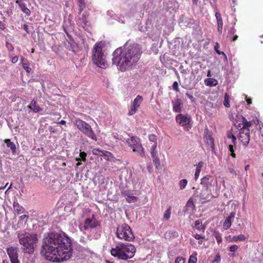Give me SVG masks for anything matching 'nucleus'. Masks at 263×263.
<instances>
[{
    "label": "nucleus",
    "mask_w": 263,
    "mask_h": 263,
    "mask_svg": "<svg viewBox=\"0 0 263 263\" xmlns=\"http://www.w3.org/2000/svg\"><path fill=\"white\" fill-rule=\"evenodd\" d=\"M114 19L117 20L119 22L121 23H123L124 22L122 18L117 16V15H115Z\"/></svg>",
    "instance_id": "58"
},
{
    "label": "nucleus",
    "mask_w": 263,
    "mask_h": 263,
    "mask_svg": "<svg viewBox=\"0 0 263 263\" xmlns=\"http://www.w3.org/2000/svg\"><path fill=\"white\" fill-rule=\"evenodd\" d=\"M237 118L240 121L239 123H235L236 127L239 130L238 139L243 146H247L250 141V129L249 127L251 123L247 121L246 119L241 115L237 116Z\"/></svg>",
    "instance_id": "5"
},
{
    "label": "nucleus",
    "mask_w": 263,
    "mask_h": 263,
    "mask_svg": "<svg viewBox=\"0 0 263 263\" xmlns=\"http://www.w3.org/2000/svg\"><path fill=\"white\" fill-rule=\"evenodd\" d=\"M16 4L18 5V6L20 8V9H21V10L24 13H25L27 16H30V15L31 11L27 7L26 5L24 2H23V0H22V1H20V2H16Z\"/></svg>",
    "instance_id": "19"
},
{
    "label": "nucleus",
    "mask_w": 263,
    "mask_h": 263,
    "mask_svg": "<svg viewBox=\"0 0 263 263\" xmlns=\"http://www.w3.org/2000/svg\"><path fill=\"white\" fill-rule=\"evenodd\" d=\"M141 48L137 44L126 42L122 47L116 49L112 53V64L118 69L125 71L135 65L140 59Z\"/></svg>",
    "instance_id": "2"
},
{
    "label": "nucleus",
    "mask_w": 263,
    "mask_h": 263,
    "mask_svg": "<svg viewBox=\"0 0 263 263\" xmlns=\"http://www.w3.org/2000/svg\"><path fill=\"white\" fill-rule=\"evenodd\" d=\"M223 104L225 107H230V102H229V96L227 93H225L224 96V102Z\"/></svg>",
    "instance_id": "37"
},
{
    "label": "nucleus",
    "mask_w": 263,
    "mask_h": 263,
    "mask_svg": "<svg viewBox=\"0 0 263 263\" xmlns=\"http://www.w3.org/2000/svg\"><path fill=\"white\" fill-rule=\"evenodd\" d=\"M229 170L231 174L234 175V176H236V175H237L236 172L233 168L229 167Z\"/></svg>",
    "instance_id": "59"
},
{
    "label": "nucleus",
    "mask_w": 263,
    "mask_h": 263,
    "mask_svg": "<svg viewBox=\"0 0 263 263\" xmlns=\"http://www.w3.org/2000/svg\"><path fill=\"white\" fill-rule=\"evenodd\" d=\"M246 239V237L242 234L238 236H234L231 238V241L232 242L243 241Z\"/></svg>",
    "instance_id": "27"
},
{
    "label": "nucleus",
    "mask_w": 263,
    "mask_h": 263,
    "mask_svg": "<svg viewBox=\"0 0 263 263\" xmlns=\"http://www.w3.org/2000/svg\"><path fill=\"white\" fill-rule=\"evenodd\" d=\"M79 14L84 10L85 7V3L83 0H80L79 2Z\"/></svg>",
    "instance_id": "43"
},
{
    "label": "nucleus",
    "mask_w": 263,
    "mask_h": 263,
    "mask_svg": "<svg viewBox=\"0 0 263 263\" xmlns=\"http://www.w3.org/2000/svg\"><path fill=\"white\" fill-rule=\"evenodd\" d=\"M221 54L223 55L224 60L227 61V57L226 54L223 51L221 52Z\"/></svg>",
    "instance_id": "64"
},
{
    "label": "nucleus",
    "mask_w": 263,
    "mask_h": 263,
    "mask_svg": "<svg viewBox=\"0 0 263 263\" xmlns=\"http://www.w3.org/2000/svg\"><path fill=\"white\" fill-rule=\"evenodd\" d=\"M104 249L110 251L111 255L119 259L127 260L132 258L136 253L135 247L129 243H121L111 249L104 246Z\"/></svg>",
    "instance_id": "3"
},
{
    "label": "nucleus",
    "mask_w": 263,
    "mask_h": 263,
    "mask_svg": "<svg viewBox=\"0 0 263 263\" xmlns=\"http://www.w3.org/2000/svg\"><path fill=\"white\" fill-rule=\"evenodd\" d=\"M227 137L229 139H232V142L233 144L235 145L236 144V137L232 134V133L231 131H229L227 133Z\"/></svg>",
    "instance_id": "36"
},
{
    "label": "nucleus",
    "mask_w": 263,
    "mask_h": 263,
    "mask_svg": "<svg viewBox=\"0 0 263 263\" xmlns=\"http://www.w3.org/2000/svg\"><path fill=\"white\" fill-rule=\"evenodd\" d=\"M200 173V171H197V170H196L195 173V175H194V178H195V180H197L198 179V178H199Z\"/></svg>",
    "instance_id": "55"
},
{
    "label": "nucleus",
    "mask_w": 263,
    "mask_h": 263,
    "mask_svg": "<svg viewBox=\"0 0 263 263\" xmlns=\"http://www.w3.org/2000/svg\"><path fill=\"white\" fill-rule=\"evenodd\" d=\"M5 28V27L4 24L0 21V29H4Z\"/></svg>",
    "instance_id": "63"
},
{
    "label": "nucleus",
    "mask_w": 263,
    "mask_h": 263,
    "mask_svg": "<svg viewBox=\"0 0 263 263\" xmlns=\"http://www.w3.org/2000/svg\"><path fill=\"white\" fill-rule=\"evenodd\" d=\"M173 110L174 112H178L181 111L182 102L180 99L176 98L172 101Z\"/></svg>",
    "instance_id": "16"
},
{
    "label": "nucleus",
    "mask_w": 263,
    "mask_h": 263,
    "mask_svg": "<svg viewBox=\"0 0 263 263\" xmlns=\"http://www.w3.org/2000/svg\"><path fill=\"white\" fill-rule=\"evenodd\" d=\"M114 137L119 140H121V141H126V140L125 138H123L121 136H119V135H117V136H115L114 135Z\"/></svg>",
    "instance_id": "56"
},
{
    "label": "nucleus",
    "mask_w": 263,
    "mask_h": 263,
    "mask_svg": "<svg viewBox=\"0 0 263 263\" xmlns=\"http://www.w3.org/2000/svg\"><path fill=\"white\" fill-rule=\"evenodd\" d=\"M203 164H204V163L202 161H200L197 164L196 170L197 171H200L201 172V168L203 167Z\"/></svg>",
    "instance_id": "50"
},
{
    "label": "nucleus",
    "mask_w": 263,
    "mask_h": 263,
    "mask_svg": "<svg viewBox=\"0 0 263 263\" xmlns=\"http://www.w3.org/2000/svg\"><path fill=\"white\" fill-rule=\"evenodd\" d=\"M81 158H78L77 160L79 161L82 160L83 161L86 160V154L85 152H81L80 154Z\"/></svg>",
    "instance_id": "45"
},
{
    "label": "nucleus",
    "mask_w": 263,
    "mask_h": 263,
    "mask_svg": "<svg viewBox=\"0 0 263 263\" xmlns=\"http://www.w3.org/2000/svg\"><path fill=\"white\" fill-rule=\"evenodd\" d=\"M7 253L11 263H20L18 259V249L17 247H9L7 249Z\"/></svg>",
    "instance_id": "11"
},
{
    "label": "nucleus",
    "mask_w": 263,
    "mask_h": 263,
    "mask_svg": "<svg viewBox=\"0 0 263 263\" xmlns=\"http://www.w3.org/2000/svg\"><path fill=\"white\" fill-rule=\"evenodd\" d=\"M126 142L133 149V152L137 153V154L141 157L145 156L144 148L138 137L136 136L131 137L130 138L126 140Z\"/></svg>",
    "instance_id": "9"
},
{
    "label": "nucleus",
    "mask_w": 263,
    "mask_h": 263,
    "mask_svg": "<svg viewBox=\"0 0 263 263\" xmlns=\"http://www.w3.org/2000/svg\"><path fill=\"white\" fill-rule=\"evenodd\" d=\"M148 139L151 142H153V144L157 143V138L155 135H149L148 136Z\"/></svg>",
    "instance_id": "44"
},
{
    "label": "nucleus",
    "mask_w": 263,
    "mask_h": 263,
    "mask_svg": "<svg viewBox=\"0 0 263 263\" xmlns=\"http://www.w3.org/2000/svg\"><path fill=\"white\" fill-rule=\"evenodd\" d=\"M213 178L210 175H206L201 180V184L203 185L206 190H210L213 186Z\"/></svg>",
    "instance_id": "12"
},
{
    "label": "nucleus",
    "mask_w": 263,
    "mask_h": 263,
    "mask_svg": "<svg viewBox=\"0 0 263 263\" xmlns=\"http://www.w3.org/2000/svg\"><path fill=\"white\" fill-rule=\"evenodd\" d=\"M185 96L187 97V98L191 101V102H194L195 101V98H194L193 95L189 92H186L185 93Z\"/></svg>",
    "instance_id": "48"
},
{
    "label": "nucleus",
    "mask_w": 263,
    "mask_h": 263,
    "mask_svg": "<svg viewBox=\"0 0 263 263\" xmlns=\"http://www.w3.org/2000/svg\"><path fill=\"white\" fill-rule=\"evenodd\" d=\"M75 124L77 128L88 137L94 140H97V137L92 130L91 126L85 121L80 120H76Z\"/></svg>",
    "instance_id": "8"
},
{
    "label": "nucleus",
    "mask_w": 263,
    "mask_h": 263,
    "mask_svg": "<svg viewBox=\"0 0 263 263\" xmlns=\"http://www.w3.org/2000/svg\"><path fill=\"white\" fill-rule=\"evenodd\" d=\"M157 144V143H155L153 144L152 146V148L151 149V154L152 156V157H154L158 156H157V151L156 149Z\"/></svg>",
    "instance_id": "30"
},
{
    "label": "nucleus",
    "mask_w": 263,
    "mask_h": 263,
    "mask_svg": "<svg viewBox=\"0 0 263 263\" xmlns=\"http://www.w3.org/2000/svg\"><path fill=\"white\" fill-rule=\"evenodd\" d=\"M143 101V98L142 96L140 95H138L136 98L134 100L133 102V104L131 105L132 107H134L138 109V108L140 107V104Z\"/></svg>",
    "instance_id": "21"
},
{
    "label": "nucleus",
    "mask_w": 263,
    "mask_h": 263,
    "mask_svg": "<svg viewBox=\"0 0 263 263\" xmlns=\"http://www.w3.org/2000/svg\"><path fill=\"white\" fill-rule=\"evenodd\" d=\"M204 83L206 86H216L218 84L217 80L214 79H206L204 80Z\"/></svg>",
    "instance_id": "26"
},
{
    "label": "nucleus",
    "mask_w": 263,
    "mask_h": 263,
    "mask_svg": "<svg viewBox=\"0 0 263 263\" xmlns=\"http://www.w3.org/2000/svg\"><path fill=\"white\" fill-rule=\"evenodd\" d=\"M221 260L220 256L219 254H217L216 255L212 263H219Z\"/></svg>",
    "instance_id": "49"
},
{
    "label": "nucleus",
    "mask_w": 263,
    "mask_h": 263,
    "mask_svg": "<svg viewBox=\"0 0 263 263\" xmlns=\"http://www.w3.org/2000/svg\"><path fill=\"white\" fill-rule=\"evenodd\" d=\"M73 249L70 239L64 233H50L44 236L41 253L52 262L69 259Z\"/></svg>",
    "instance_id": "1"
},
{
    "label": "nucleus",
    "mask_w": 263,
    "mask_h": 263,
    "mask_svg": "<svg viewBox=\"0 0 263 263\" xmlns=\"http://www.w3.org/2000/svg\"><path fill=\"white\" fill-rule=\"evenodd\" d=\"M219 44L218 43L216 42L215 43V45L214 46V49L215 50V51L218 54H221V53L222 51H220V50H218V48H219Z\"/></svg>",
    "instance_id": "51"
},
{
    "label": "nucleus",
    "mask_w": 263,
    "mask_h": 263,
    "mask_svg": "<svg viewBox=\"0 0 263 263\" xmlns=\"http://www.w3.org/2000/svg\"><path fill=\"white\" fill-rule=\"evenodd\" d=\"M227 137L229 139H232V142L233 144L235 145L236 144V137L232 134V133L231 131H229L227 133Z\"/></svg>",
    "instance_id": "35"
},
{
    "label": "nucleus",
    "mask_w": 263,
    "mask_h": 263,
    "mask_svg": "<svg viewBox=\"0 0 263 263\" xmlns=\"http://www.w3.org/2000/svg\"><path fill=\"white\" fill-rule=\"evenodd\" d=\"M175 263H185V259L182 257H177L175 259Z\"/></svg>",
    "instance_id": "46"
},
{
    "label": "nucleus",
    "mask_w": 263,
    "mask_h": 263,
    "mask_svg": "<svg viewBox=\"0 0 263 263\" xmlns=\"http://www.w3.org/2000/svg\"><path fill=\"white\" fill-rule=\"evenodd\" d=\"M235 147V145H230L229 146V151L231 152H234V148Z\"/></svg>",
    "instance_id": "61"
},
{
    "label": "nucleus",
    "mask_w": 263,
    "mask_h": 263,
    "mask_svg": "<svg viewBox=\"0 0 263 263\" xmlns=\"http://www.w3.org/2000/svg\"><path fill=\"white\" fill-rule=\"evenodd\" d=\"M28 108L32 110L34 112H39L42 109L36 104V101L33 100L30 103V105L28 106Z\"/></svg>",
    "instance_id": "22"
},
{
    "label": "nucleus",
    "mask_w": 263,
    "mask_h": 263,
    "mask_svg": "<svg viewBox=\"0 0 263 263\" xmlns=\"http://www.w3.org/2000/svg\"><path fill=\"white\" fill-rule=\"evenodd\" d=\"M235 32L236 29L233 27H231L228 29L227 37H229L233 42L235 41L238 38V36L237 35H235Z\"/></svg>",
    "instance_id": "20"
},
{
    "label": "nucleus",
    "mask_w": 263,
    "mask_h": 263,
    "mask_svg": "<svg viewBox=\"0 0 263 263\" xmlns=\"http://www.w3.org/2000/svg\"><path fill=\"white\" fill-rule=\"evenodd\" d=\"M28 218V216L26 215H23L20 217V219L18 222V227H21L20 225L22 226L23 225V221H24L25 223L27 222V219Z\"/></svg>",
    "instance_id": "31"
},
{
    "label": "nucleus",
    "mask_w": 263,
    "mask_h": 263,
    "mask_svg": "<svg viewBox=\"0 0 263 263\" xmlns=\"http://www.w3.org/2000/svg\"><path fill=\"white\" fill-rule=\"evenodd\" d=\"M213 235H214V237H215L218 244H220V243H221V242L222 241V239L221 234L219 232H218V231H215L214 232Z\"/></svg>",
    "instance_id": "33"
},
{
    "label": "nucleus",
    "mask_w": 263,
    "mask_h": 263,
    "mask_svg": "<svg viewBox=\"0 0 263 263\" xmlns=\"http://www.w3.org/2000/svg\"><path fill=\"white\" fill-rule=\"evenodd\" d=\"M104 44L100 42L97 43L93 48L92 60L94 64L101 68L106 67V57L102 52Z\"/></svg>",
    "instance_id": "6"
},
{
    "label": "nucleus",
    "mask_w": 263,
    "mask_h": 263,
    "mask_svg": "<svg viewBox=\"0 0 263 263\" xmlns=\"http://www.w3.org/2000/svg\"><path fill=\"white\" fill-rule=\"evenodd\" d=\"M137 109L130 106V110L129 111L128 115L129 116L133 115L137 111Z\"/></svg>",
    "instance_id": "54"
},
{
    "label": "nucleus",
    "mask_w": 263,
    "mask_h": 263,
    "mask_svg": "<svg viewBox=\"0 0 263 263\" xmlns=\"http://www.w3.org/2000/svg\"><path fill=\"white\" fill-rule=\"evenodd\" d=\"M104 151V150H101L99 148H94L92 149V152L95 155L104 157V154H105Z\"/></svg>",
    "instance_id": "29"
},
{
    "label": "nucleus",
    "mask_w": 263,
    "mask_h": 263,
    "mask_svg": "<svg viewBox=\"0 0 263 263\" xmlns=\"http://www.w3.org/2000/svg\"><path fill=\"white\" fill-rule=\"evenodd\" d=\"M238 249V247L236 245H233L230 247L229 251L232 252H236Z\"/></svg>",
    "instance_id": "47"
},
{
    "label": "nucleus",
    "mask_w": 263,
    "mask_h": 263,
    "mask_svg": "<svg viewBox=\"0 0 263 263\" xmlns=\"http://www.w3.org/2000/svg\"><path fill=\"white\" fill-rule=\"evenodd\" d=\"M187 180L185 179L181 180L179 181V186L181 190L184 189L186 186Z\"/></svg>",
    "instance_id": "39"
},
{
    "label": "nucleus",
    "mask_w": 263,
    "mask_h": 263,
    "mask_svg": "<svg viewBox=\"0 0 263 263\" xmlns=\"http://www.w3.org/2000/svg\"><path fill=\"white\" fill-rule=\"evenodd\" d=\"M104 158L106 160H109L113 158V155L110 152L106 151H104Z\"/></svg>",
    "instance_id": "42"
},
{
    "label": "nucleus",
    "mask_w": 263,
    "mask_h": 263,
    "mask_svg": "<svg viewBox=\"0 0 263 263\" xmlns=\"http://www.w3.org/2000/svg\"><path fill=\"white\" fill-rule=\"evenodd\" d=\"M153 161L156 167L158 168L160 166V162L158 156L153 157Z\"/></svg>",
    "instance_id": "38"
},
{
    "label": "nucleus",
    "mask_w": 263,
    "mask_h": 263,
    "mask_svg": "<svg viewBox=\"0 0 263 263\" xmlns=\"http://www.w3.org/2000/svg\"><path fill=\"white\" fill-rule=\"evenodd\" d=\"M173 89L176 91H179V87H178V84L177 82H174L172 85Z\"/></svg>",
    "instance_id": "53"
},
{
    "label": "nucleus",
    "mask_w": 263,
    "mask_h": 263,
    "mask_svg": "<svg viewBox=\"0 0 263 263\" xmlns=\"http://www.w3.org/2000/svg\"><path fill=\"white\" fill-rule=\"evenodd\" d=\"M116 236L120 239L130 241L135 239V236L130 227L126 223L117 227L116 232Z\"/></svg>",
    "instance_id": "7"
},
{
    "label": "nucleus",
    "mask_w": 263,
    "mask_h": 263,
    "mask_svg": "<svg viewBox=\"0 0 263 263\" xmlns=\"http://www.w3.org/2000/svg\"><path fill=\"white\" fill-rule=\"evenodd\" d=\"M191 117L188 114H179L176 116V121L180 126H185V129L189 130L191 128L189 126Z\"/></svg>",
    "instance_id": "10"
},
{
    "label": "nucleus",
    "mask_w": 263,
    "mask_h": 263,
    "mask_svg": "<svg viewBox=\"0 0 263 263\" xmlns=\"http://www.w3.org/2000/svg\"><path fill=\"white\" fill-rule=\"evenodd\" d=\"M244 96H245V99L247 102V104L248 105H250L251 104H252V100L251 98H248L247 96V95H244Z\"/></svg>",
    "instance_id": "57"
},
{
    "label": "nucleus",
    "mask_w": 263,
    "mask_h": 263,
    "mask_svg": "<svg viewBox=\"0 0 263 263\" xmlns=\"http://www.w3.org/2000/svg\"><path fill=\"white\" fill-rule=\"evenodd\" d=\"M16 234L23 251L26 253H33L37 241L36 235L33 233L20 231L17 232Z\"/></svg>",
    "instance_id": "4"
},
{
    "label": "nucleus",
    "mask_w": 263,
    "mask_h": 263,
    "mask_svg": "<svg viewBox=\"0 0 263 263\" xmlns=\"http://www.w3.org/2000/svg\"><path fill=\"white\" fill-rule=\"evenodd\" d=\"M215 17L217 22V30L220 34H221L223 27V23L221 14L219 12H216L215 13Z\"/></svg>",
    "instance_id": "18"
},
{
    "label": "nucleus",
    "mask_w": 263,
    "mask_h": 263,
    "mask_svg": "<svg viewBox=\"0 0 263 263\" xmlns=\"http://www.w3.org/2000/svg\"><path fill=\"white\" fill-rule=\"evenodd\" d=\"M13 207L14 210L18 213H22L24 211V209L23 206H21L18 202H13Z\"/></svg>",
    "instance_id": "28"
},
{
    "label": "nucleus",
    "mask_w": 263,
    "mask_h": 263,
    "mask_svg": "<svg viewBox=\"0 0 263 263\" xmlns=\"http://www.w3.org/2000/svg\"><path fill=\"white\" fill-rule=\"evenodd\" d=\"M197 255V253L195 252L191 255L189 259L188 263H197V258L196 256Z\"/></svg>",
    "instance_id": "32"
},
{
    "label": "nucleus",
    "mask_w": 263,
    "mask_h": 263,
    "mask_svg": "<svg viewBox=\"0 0 263 263\" xmlns=\"http://www.w3.org/2000/svg\"><path fill=\"white\" fill-rule=\"evenodd\" d=\"M235 212H232L230 215L225 219L223 224V228L224 230L228 229L231 226L232 219L235 217Z\"/></svg>",
    "instance_id": "17"
},
{
    "label": "nucleus",
    "mask_w": 263,
    "mask_h": 263,
    "mask_svg": "<svg viewBox=\"0 0 263 263\" xmlns=\"http://www.w3.org/2000/svg\"><path fill=\"white\" fill-rule=\"evenodd\" d=\"M204 140L205 142L210 146L212 149L214 148V140L210 135L208 134H205L204 137Z\"/></svg>",
    "instance_id": "24"
},
{
    "label": "nucleus",
    "mask_w": 263,
    "mask_h": 263,
    "mask_svg": "<svg viewBox=\"0 0 263 263\" xmlns=\"http://www.w3.org/2000/svg\"><path fill=\"white\" fill-rule=\"evenodd\" d=\"M8 49L10 51H12L13 50V47L10 44H8L7 45Z\"/></svg>",
    "instance_id": "62"
},
{
    "label": "nucleus",
    "mask_w": 263,
    "mask_h": 263,
    "mask_svg": "<svg viewBox=\"0 0 263 263\" xmlns=\"http://www.w3.org/2000/svg\"><path fill=\"white\" fill-rule=\"evenodd\" d=\"M195 228L198 231L204 232L205 229V227L202 224L201 219H198L195 222Z\"/></svg>",
    "instance_id": "25"
},
{
    "label": "nucleus",
    "mask_w": 263,
    "mask_h": 263,
    "mask_svg": "<svg viewBox=\"0 0 263 263\" xmlns=\"http://www.w3.org/2000/svg\"><path fill=\"white\" fill-rule=\"evenodd\" d=\"M98 226L99 223L95 219L87 218L85 221L84 227L85 230H89L96 228Z\"/></svg>",
    "instance_id": "13"
},
{
    "label": "nucleus",
    "mask_w": 263,
    "mask_h": 263,
    "mask_svg": "<svg viewBox=\"0 0 263 263\" xmlns=\"http://www.w3.org/2000/svg\"><path fill=\"white\" fill-rule=\"evenodd\" d=\"M17 61H18V57L17 56H15V57H13L11 60V62L12 63H15L17 62Z\"/></svg>",
    "instance_id": "60"
},
{
    "label": "nucleus",
    "mask_w": 263,
    "mask_h": 263,
    "mask_svg": "<svg viewBox=\"0 0 263 263\" xmlns=\"http://www.w3.org/2000/svg\"><path fill=\"white\" fill-rule=\"evenodd\" d=\"M77 22L84 29L88 30L89 29L90 23L88 21L87 16L84 13L83 14L82 18H79Z\"/></svg>",
    "instance_id": "14"
},
{
    "label": "nucleus",
    "mask_w": 263,
    "mask_h": 263,
    "mask_svg": "<svg viewBox=\"0 0 263 263\" xmlns=\"http://www.w3.org/2000/svg\"><path fill=\"white\" fill-rule=\"evenodd\" d=\"M171 210L172 207L169 206V208L165 211L163 215V218L166 220H168L171 217Z\"/></svg>",
    "instance_id": "34"
},
{
    "label": "nucleus",
    "mask_w": 263,
    "mask_h": 263,
    "mask_svg": "<svg viewBox=\"0 0 263 263\" xmlns=\"http://www.w3.org/2000/svg\"><path fill=\"white\" fill-rule=\"evenodd\" d=\"M6 143L7 146L11 149L13 154H15L16 152V147L15 144L11 142V140L9 139H5L4 141Z\"/></svg>",
    "instance_id": "23"
},
{
    "label": "nucleus",
    "mask_w": 263,
    "mask_h": 263,
    "mask_svg": "<svg viewBox=\"0 0 263 263\" xmlns=\"http://www.w3.org/2000/svg\"><path fill=\"white\" fill-rule=\"evenodd\" d=\"M193 237L197 240L199 239H204V240H206L205 236L203 234H197L196 233L195 234H193Z\"/></svg>",
    "instance_id": "40"
},
{
    "label": "nucleus",
    "mask_w": 263,
    "mask_h": 263,
    "mask_svg": "<svg viewBox=\"0 0 263 263\" xmlns=\"http://www.w3.org/2000/svg\"><path fill=\"white\" fill-rule=\"evenodd\" d=\"M152 0H146L144 3L143 4L144 9L145 10H147L151 6H152Z\"/></svg>",
    "instance_id": "41"
},
{
    "label": "nucleus",
    "mask_w": 263,
    "mask_h": 263,
    "mask_svg": "<svg viewBox=\"0 0 263 263\" xmlns=\"http://www.w3.org/2000/svg\"><path fill=\"white\" fill-rule=\"evenodd\" d=\"M122 195L125 197L129 203H134L136 201L137 197L133 195V194L128 190H123Z\"/></svg>",
    "instance_id": "15"
},
{
    "label": "nucleus",
    "mask_w": 263,
    "mask_h": 263,
    "mask_svg": "<svg viewBox=\"0 0 263 263\" xmlns=\"http://www.w3.org/2000/svg\"><path fill=\"white\" fill-rule=\"evenodd\" d=\"M22 66L27 72L29 73L30 72L31 68L28 66L27 64L23 63Z\"/></svg>",
    "instance_id": "52"
}]
</instances>
